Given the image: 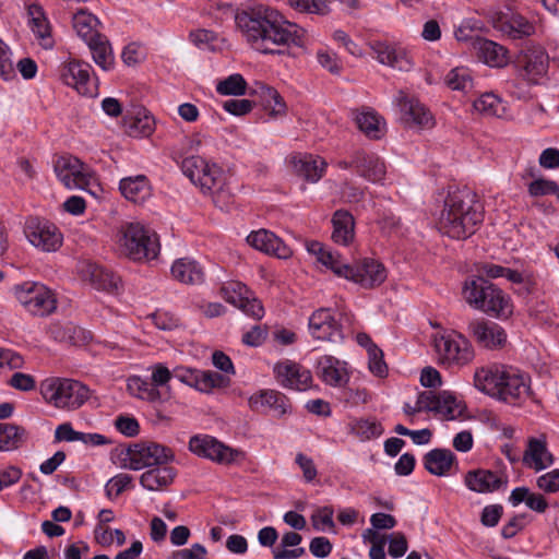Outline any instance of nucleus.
Wrapping results in <instances>:
<instances>
[{
  "label": "nucleus",
  "mask_w": 559,
  "mask_h": 559,
  "mask_svg": "<svg viewBox=\"0 0 559 559\" xmlns=\"http://www.w3.org/2000/svg\"><path fill=\"white\" fill-rule=\"evenodd\" d=\"M235 22L250 47L264 55H284L304 45L305 31L263 4L238 9Z\"/></svg>",
  "instance_id": "1"
},
{
  "label": "nucleus",
  "mask_w": 559,
  "mask_h": 559,
  "mask_svg": "<svg viewBox=\"0 0 559 559\" xmlns=\"http://www.w3.org/2000/svg\"><path fill=\"white\" fill-rule=\"evenodd\" d=\"M439 195L443 197L439 230L457 240L474 235L484 219V206L476 192L467 186L449 185Z\"/></svg>",
  "instance_id": "2"
},
{
  "label": "nucleus",
  "mask_w": 559,
  "mask_h": 559,
  "mask_svg": "<svg viewBox=\"0 0 559 559\" xmlns=\"http://www.w3.org/2000/svg\"><path fill=\"white\" fill-rule=\"evenodd\" d=\"M463 295L469 306L489 316L507 318L512 313L509 296L484 276L467 280Z\"/></svg>",
  "instance_id": "3"
},
{
  "label": "nucleus",
  "mask_w": 559,
  "mask_h": 559,
  "mask_svg": "<svg viewBox=\"0 0 559 559\" xmlns=\"http://www.w3.org/2000/svg\"><path fill=\"white\" fill-rule=\"evenodd\" d=\"M120 243L133 261L153 260L160 250L157 234L139 222L127 223L121 227Z\"/></svg>",
  "instance_id": "4"
},
{
  "label": "nucleus",
  "mask_w": 559,
  "mask_h": 559,
  "mask_svg": "<svg viewBox=\"0 0 559 559\" xmlns=\"http://www.w3.org/2000/svg\"><path fill=\"white\" fill-rule=\"evenodd\" d=\"M44 400L58 408L76 409L90 396V389L72 379H47L40 385Z\"/></svg>",
  "instance_id": "5"
},
{
  "label": "nucleus",
  "mask_w": 559,
  "mask_h": 559,
  "mask_svg": "<svg viewBox=\"0 0 559 559\" xmlns=\"http://www.w3.org/2000/svg\"><path fill=\"white\" fill-rule=\"evenodd\" d=\"M435 349L439 364L448 368L465 367L475 357V350L469 340L454 330L436 335Z\"/></svg>",
  "instance_id": "6"
},
{
  "label": "nucleus",
  "mask_w": 559,
  "mask_h": 559,
  "mask_svg": "<svg viewBox=\"0 0 559 559\" xmlns=\"http://www.w3.org/2000/svg\"><path fill=\"white\" fill-rule=\"evenodd\" d=\"M14 294L24 309L33 316H49L57 308L53 292L41 283L24 282L14 287Z\"/></svg>",
  "instance_id": "7"
},
{
  "label": "nucleus",
  "mask_w": 559,
  "mask_h": 559,
  "mask_svg": "<svg viewBox=\"0 0 559 559\" xmlns=\"http://www.w3.org/2000/svg\"><path fill=\"white\" fill-rule=\"evenodd\" d=\"M175 454L168 447L159 443H136L126 450L123 466L139 471L144 467H156L174 461Z\"/></svg>",
  "instance_id": "8"
},
{
  "label": "nucleus",
  "mask_w": 559,
  "mask_h": 559,
  "mask_svg": "<svg viewBox=\"0 0 559 559\" xmlns=\"http://www.w3.org/2000/svg\"><path fill=\"white\" fill-rule=\"evenodd\" d=\"M310 335L321 342L338 343L344 340L341 314L331 308H319L308 319Z\"/></svg>",
  "instance_id": "9"
},
{
  "label": "nucleus",
  "mask_w": 559,
  "mask_h": 559,
  "mask_svg": "<svg viewBox=\"0 0 559 559\" xmlns=\"http://www.w3.org/2000/svg\"><path fill=\"white\" fill-rule=\"evenodd\" d=\"M24 234L28 241L45 252L57 251L62 245V234L59 228L38 217H29L24 226Z\"/></svg>",
  "instance_id": "10"
},
{
  "label": "nucleus",
  "mask_w": 559,
  "mask_h": 559,
  "mask_svg": "<svg viewBox=\"0 0 559 559\" xmlns=\"http://www.w3.org/2000/svg\"><path fill=\"white\" fill-rule=\"evenodd\" d=\"M189 450L198 456L209 459L218 464H231L242 453L225 445L216 438L207 435L193 436L189 441Z\"/></svg>",
  "instance_id": "11"
},
{
  "label": "nucleus",
  "mask_w": 559,
  "mask_h": 559,
  "mask_svg": "<svg viewBox=\"0 0 559 559\" xmlns=\"http://www.w3.org/2000/svg\"><path fill=\"white\" fill-rule=\"evenodd\" d=\"M222 297L233 306L242 310L249 317L260 320L264 316V308L249 288L241 282L231 281L221 288Z\"/></svg>",
  "instance_id": "12"
},
{
  "label": "nucleus",
  "mask_w": 559,
  "mask_h": 559,
  "mask_svg": "<svg viewBox=\"0 0 559 559\" xmlns=\"http://www.w3.org/2000/svg\"><path fill=\"white\" fill-rule=\"evenodd\" d=\"M92 66L80 60H71L60 68V78L62 82L75 88L79 94L84 96H96L97 85L91 79Z\"/></svg>",
  "instance_id": "13"
},
{
  "label": "nucleus",
  "mask_w": 559,
  "mask_h": 559,
  "mask_svg": "<svg viewBox=\"0 0 559 559\" xmlns=\"http://www.w3.org/2000/svg\"><path fill=\"white\" fill-rule=\"evenodd\" d=\"M468 335L486 349H499L507 343V333L498 323L477 318L467 323Z\"/></svg>",
  "instance_id": "14"
},
{
  "label": "nucleus",
  "mask_w": 559,
  "mask_h": 559,
  "mask_svg": "<svg viewBox=\"0 0 559 559\" xmlns=\"http://www.w3.org/2000/svg\"><path fill=\"white\" fill-rule=\"evenodd\" d=\"M273 371L277 382L283 388L305 391L311 386V372L297 362L290 360L277 362Z\"/></svg>",
  "instance_id": "15"
},
{
  "label": "nucleus",
  "mask_w": 559,
  "mask_h": 559,
  "mask_svg": "<svg viewBox=\"0 0 559 559\" xmlns=\"http://www.w3.org/2000/svg\"><path fill=\"white\" fill-rule=\"evenodd\" d=\"M502 376L499 383V391L501 393H497L496 397L512 403L530 395L528 379L525 374L521 373L518 369L504 366Z\"/></svg>",
  "instance_id": "16"
},
{
  "label": "nucleus",
  "mask_w": 559,
  "mask_h": 559,
  "mask_svg": "<svg viewBox=\"0 0 559 559\" xmlns=\"http://www.w3.org/2000/svg\"><path fill=\"white\" fill-rule=\"evenodd\" d=\"M353 276L348 281L359 284L364 288H373L382 284L386 278V270L382 263L372 259L364 258L352 265Z\"/></svg>",
  "instance_id": "17"
},
{
  "label": "nucleus",
  "mask_w": 559,
  "mask_h": 559,
  "mask_svg": "<svg viewBox=\"0 0 559 559\" xmlns=\"http://www.w3.org/2000/svg\"><path fill=\"white\" fill-rule=\"evenodd\" d=\"M369 46L376 55L377 60L382 64L399 69L401 71H408L413 66L406 49L399 45L390 44L388 41L373 40L369 43Z\"/></svg>",
  "instance_id": "18"
},
{
  "label": "nucleus",
  "mask_w": 559,
  "mask_h": 559,
  "mask_svg": "<svg viewBox=\"0 0 559 559\" xmlns=\"http://www.w3.org/2000/svg\"><path fill=\"white\" fill-rule=\"evenodd\" d=\"M492 22L497 29L514 39L528 37L535 32L532 23L513 12H497L492 16Z\"/></svg>",
  "instance_id": "19"
},
{
  "label": "nucleus",
  "mask_w": 559,
  "mask_h": 559,
  "mask_svg": "<svg viewBox=\"0 0 559 559\" xmlns=\"http://www.w3.org/2000/svg\"><path fill=\"white\" fill-rule=\"evenodd\" d=\"M189 181L203 194L210 195L213 202L223 209L231 198L227 177H188Z\"/></svg>",
  "instance_id": "20"
},
{
  "label": "nucleus",
  "mask_w": 559,
  "mask_h": 559,
  "mask_svg": "<svg viewBox=\"0 0 559 559\" xmlns=\"http://www.w3.org/2000/svg\"><path fill=\"white\" fill-rule=\"evenodd\" d=\"M247 242L254 249L280 259H287L292 255L290 248L274 233L266 229L251 231L247 237Z\"/></svg>",
  "instance_id": "21"
},
{
  "label": "nucleus",
  "mask_w": 559,
  "mask_h": 559,
  "mask_svg": "<svg viewBox=\"0 0 559 559\" xmlns=\"http://www.w3.org/2000/svg\"><path fill=\"white\" fill-rule=\"evenodd\" d=\"M338 166L343 170L356 171L359 175H386L389 171L384 160L377 154L357 152L350 160H341Z\"/></svg>",
  "instance_id": "22"
},
{
  "label": "nucleus",
  "mask_w": 559,
  "mask_h": 559,
  "mask_svg": "<svg viewBox=\"0 0 559 559\" xmlns=\"http://www.w3.org/2000/svg\"><path fill=\"white\" fill-rule=\"evenodd\" d=\"M251 409L265 413L272 411L277 417L289 412L290 403L286 395L274 390H264L249 399Z\"/></svg>",
  "instance_id": "23"
},
{
  "label": "nucleus",
  "mask_w": 559,
  "mask_h": 559,
  "mask_svg": "<svg viewBox=\"0 0 559 559\" xmlns=\"http://www.w3.org/2000/svg\"><path fill=\"white\" fill-rule=\"evenodd\" d=\"M81 273L98 290L115 293L120 288L121 278L103 266L86 262L81 266Z\"/></svg>",
  "instance_id": "24"
},
{
  "label": "nucleus",
  "mask_w": 559,
  "mask_h": 559,
  "mask_svg": "<svg viewBox=\"0 0 559 559\" xmlns=\"http://www.w3.org/2000/svg\"><path fill=\"white\" fill-rule=\"evenodd\" d=\"M346 362L337 358L324 355L318 360V372L323 382L332 386L345 385L349 374L345 368Z\"/></svg>",
  "instance_id": "25"
},
{
  "label": "nucleus",
  "mask_w": 559,
  "mask_h": 559,
  "mask_svg": "<svg viewBox=\"0 0 559 559\" xmlns=\"http://www.w3.org/2000/svg\"><path fill=\"white\" fill-rule=\"evenodd\" d=\"M516 62L524 70L526 76L534 80L547 72L548 56L544 48L532 47L522 51Z\"/></svg>",
  "instance_id": "26"
},
{
  "label": "nucleus",
  "mask_w": 559,
  "mask_h": 559,
  "mask_svg": "<svg viewBox=\"0 0 559 559\" xmlns=\"http://www.w3.org/2000/svg\"><path fill=\"white\" fill-rule=\"evenodd\" d=\"M170 271L176 281L186 285H201L205 280L203 266L190 258L177 259Z\"/></svg>",
  "instance_id": "27"
},
{
  "label": "nucleus",
  "mask_w": 559,
  "mask_h": 559,
  "mask_svg": "<svg viewBox=\"0 0 559 559\" xmlns=\"http://www.w3.org/2000/svg\"><path fill=\"white\" fill-rule=\"evenodd\" d=\"M473 47L478 59L490 67L501 68L508 63V50L492 40L476 37Z\"/></svg>",
  "instance_id": "28"
},
{
  "label": "nucleus",
  "mask_w": 559,
  "mask_h": 559,
  "mask_svg": "<svg viewBox=\"0 0 559 559\" xmlns=\"http://www.w3.org/2000/svg\"><path fill=\"white\" fill-rule=\"evenodd\" d=\"M506 484L507 479L488 469L471 471L465 476V485L468 489L479 493L496 491Z\"/></svg>",
  "instance_id": "29"
},
{
  "label": "nucleus",
  "mask_w": 559,
  "mask_h": 559,
  "mask_svg": "<svg viewBox=\"0 0 559 559\" xmlns=\"http://www.w3.org/2000/svg\"><path fill=\"white\" fill-rule=\"evenodd\" d=\"M554 455L548 451L545 440L531 438L523 455V462L536 472L554 464Z\"/></svg>",
  "instance_id": "30"
},
{
  "label": "nucleus",
  "mask_w": 559,
  "mask_h": 559,
  "mask_svg": "<svg viewBox=\"0 0 559 559\" xmlns=\"http://www.w3.org/2000/svg\"><path fill=\"white\" fill-rule=\"evenodd\" d=\"M177 473L167 464L148 468L140 477V484L147 490H163L173 484Z\"/></svg>",
  "instance_id": "31"
},
{
  "label": "nucleus",
  "mask_w": 559,
  "mask_h": 559,
  "mask_svg": "<svg viewBox=\"0 0 559 559\" xmlns=\"http://www.w3.org/2000/svg\"><path fill=\"white\" fill-rule=\"evenodd\" d=\"M287 160L293 170L299 175H321L328 166L324 158L310 153H293Z\"/></svg>",
  "instance_id": "32"
},
{
  "label": "nucleus",
  "mask_w": 559,
  "mask_h": 559,
  "mask_svg": "<svg viewBox=\"0 0 559 559\" xmlns=\"http://www.w3.org/2000/svg\"><path fill=\"white\" fill-rule=\"evenodd\" d=\"M332 239L335 243L348 246L355 237V221L353 215L344 210H337L332 217Z\"/></svg>",
  "instance_id": "33"
},
{
  "label": "nucleus",
  "mask_w": 559,
  "mask_h": 559,
  "mask_svg": "<svg viewBox=\"0 0 559 559\" xmlns=\"http://www.w3.org/2000/svg\"><path fill=\"white\" fill-rule=\"evenodd\" d=\"M456 457L449 449H433L425 454L424 466L432 475L445 476Z\"/></svg>",
  "instance_id": "34"
},
{
  "label": "nucleus",
  "mask_w": 559,
  "mask_h": 559,
  "mask_svg": "<svg viewBox=\"0 0 559 559\" xmlns=\"http://www.w3.org/2000/svg\"><path fill=\"white\" fill-rule=\"evenodd\" d=\"M122 195L134 203H141L151 197L152 187L147 177H122L119 182Z\"/></svg>",
  "instance_id": "35"
},
{
  "label": "nucleus",
  "mask_w": 559,
  "mask_h": 559,
  "mask_svg": "<svg viewBox=\"0 0 559 559\" xmlns=\"http://www.w3.org/2000/svg\"><path fill=\"white\" fill-rule=\"evenodd\" d=\"M399 105L407 121H412L415 124L424 127L430 123L432 117L418 99L408 97L403 92H401Z\"/></svg>",
  "instance_id": "36"
},
{
  "label": "nucleus",
  "mask_w": 559,
  "mask_h": 559,
  "mask_svg": "<svg viewBox=\"0 0 559 559\" xmlns=\"http://www.w3.org/2000/svg\"><path fill=\"white\" fill-rule=\"evenodd\" d=\"M357 128L369 139L379 140L383 135L381 117L372 109L365 108L361 111H353Z\"/></svg>",
  "instance_id": "37"
},
{
  "label": "nucleus",
  "mask_w": 559,
  "mask_h": 559,
  "mask_svg": "<svg viewBox=\"0 0 559 559\" xmlns=\"http://www.w3.org/2000/svg\"><path fill=\"white\" fill-rule=\"evenodd\" d=\"M503 367L480 368L476 370L474 374L475 386L488 395L497 396V393H501L499 391V383L503 377Z\"/></svg>",
  "instance_id": "38"
},
{
  "label": "nucleus",
  "mask_w": 559,
  "mask_h": 559,
  "mask_svg": "<svg viewBox=\"0 0 559 559\" xmlns=\"http://www.w3.org/2000/svg\"><path fill=\"white\" fill-rule=\"evenodd\" d=\"M88 46L93 60L103 70L108 71L114 66V53L109 40L103 34L97 35L86 43Z\"/></svg>",
  "instance_id": "39"
},
{
  "label": "nucleus",
  "mask_w": 559,
  "mask_h": 559,
  "mask_svg": "<svg viewBox=\"0 0 559 559\" xmlns=\"http://www.w3.org/2000/svg\"><path fill=\"white\" fill-rule=\"evenodd\" d=\"M429 395L428 412L443 415L447 418H454V412L457 407L456 397L449 391L435 393L432 391H425Z\"/></svg>",
  "instance_id": "40"
},
{
  "label": "nucleus",
  "mask_w": 559,
  "mask_h": 559,
  "mask_svg": "<svg viewBox=\"0 0 559 559\" xmlns=\"http://www.w3.org/2000/svg\"><path fill=\"white\" fill-rule=\"evenodd\" d=\"M154 118L147 115H127L123 117V128L128 135L133 138H146L154 132Z\"/></svg>",
  "instance_id": "41"
},
{
  "label": "nucleus",
  "mask_w": 559,
  "mask_h": 559,
  "mask_svg": "<svg viewBox=\"0 0 559 559\" xmlns=\"http://www.w3.org/2000/svg\"><path fill=\"white\" fill-rule=\"evenodd\" d=\"M182 175H221L224 173L216 163H209L201 156L186 157L181 163Z\"/></svg>",
  "instance_id": "42"
},
{
  "label": "nucleus",
  "mask_w": 559,
  "mask_h": 559,
  "mask_svg": "<svg viewBox=\"0 0 559 559\" xmlns=\"http://www.w3.org/2000/svg\"><path fill=\"white\" fill-rule=\"evenodd\" d=\"M26 438V430L14 424H0V451L17 449Z\"/></svg>",
  "instance_id": "43"
},
{
  "label": "nucleus",
  "mask_w": 559,
  "mask_h": 559,
  "mask_svg": "<svg viewBox=\"0 0 559 559\" xmlns=\"http://www.w3.org/2000/svg\"><path fill=\"white\" fill-rule=\"evenodd\" d=\"M52 166L56 175H90L85 164L71 154L55 155Z\"/></svg>",
  "instance_id": "44"
},
{
  "label": "nucleus",
  "mask_w": 559,
  "mask_h": 559,
  "mask_svg": "<svg viewBox=\"0 0 559 559\" xmlns=\"http://www.w3.org/2000/svg\"><path fill=\"white\" fill-rule=\"evenodd\" d=\"M98 24V19L84 10H80L73 16V27L85 43L100 34L96 31Z\"/></svg>",
  "instance_id": "45"
},
{
  "label": "nucleus",
  "mask_w": 559,
  "mask_h": 559,
  "mask_svg": "<svg viewBox=\"0 0 559 559\" xmlns=\"http://www.w3.org/2000/svg\"><path fill=\"white\" fill-rule=\"evenodd\" d=\"M50 332L57 341L75 346L80 345L88 338L86 332L83 329L75 326L72 323H67L64 325H52Z\"/></svg>",
  "instance_id": "46"
},
{
  "label": "nucleus",
  "mask_w": 559,
  "mask_h": 559,
  "mask_svg": "<svg viewBox=\"0 0 559 559\" xmlns=\"http://www.w3.org/2000/svg\"><path fill=\"white\" fill-rule=\"evenodd\" d=\"M127 388L133 396L148 402H155L160 399L158 389L154 388L151 382L143 380L140 377L129 378Z\"/></svg>",
  "instance_id": "47"
},
{
  "label": "nucleus",
  "mask_w": 559,
  "mask_h": 559,
  "mask_svg": "<svg viewBox=\"0 0 559 559\" xmlns=\"http://www.w3.org/2000/svg\"><path fill=\"white\" fill-rule=\"evenodd\" d=\"M474 108L488 117H501L506 111L502 100L492 93H485L474 102Z\"/></svg>",
  "instance_id": "48"
},
{
  "label": "nucleus",
  "mask_w": 559,
  "mask_h": 559,
  "mask_svg": "<svg viewBox=\"0 0 559 559\" xmlns=\"http://www.w3.org/2000/svg\"><path fill=\"white\" fill-rule=\"evenodd\" d=\"M319 262L329 267L335 275L348 280L352 274V265L346 263L338 252L328 250L319 258Z\"/></svg>",
  "instance_id": "49"
},
{
  "label": "nucleus",
  "mask_w": 559,
  "mask_h": 559,
  "mask_svg": "<svg viewBox=\"0 0 559 559\" xmlns=\"http://www.w3.org/2000/svg\"><path fill=\"white\" fill-rule=\"evenodd\" d=\"M261 97L265 109L270 110L273 117L285 115L286 105L280 93L271 86L261 87Z\"/></svg>",
  "instance_id": "50"
},
{
  "label": "nucleus",
  "mask_w": 559,
  "mask_h": 559,
  "mask_svg": "<svg viewBox=\"0 0 559 559\" xmlns=\"http://www.w3.org/2000/svg\"><path fill=\"white\" fill-rule=\"evenodd\" d=\"M247 82L241 74H231L218 82L216 91L221 95L241 96L246 94Z\"/></svg>",
  "instance_id": "51"
},
{
  "label": "nucleus",
  "mask_w": 559,
  "mask_h": 559,
  "mask_svg": "<svg viewBox=\"0 0 559 559\" xmlns=\"http://www.w3.org/2000/svg\"><path fill=\"white\" fill-rule=\"evenodd\" d=\"M447 84L452 90L467 92L473 87L469 70L466 68L451 70L447 75Z\"/></svg>",
  "instance_id": "52"
},
{
  "label": "nucleus",
  "mask_w": 559,
  "mask_h": 559,
  "mask_svg": "<svg viewBox=\"0 0 559 559\" xmlns=\"http://www.w3.org/2000/svg\"><path fill=\"white\" fill-rule=\"evenodd\" d=\"M353 432L361 440L378 438L383 433V427L377 420L359 419L353 424Z\"/></svg>",
  "instance_id": "53"
},
{
  "label": "nucleus",
  "mask_w": 559,
  "mask_h": 559,
  "mask_svg": "<svg viewBox=\"0 0 559 559\" xmlns=\"http://www.w3.org/2000/svg\"><path fill=\"white\" fill-rule=\"evenodd\" d=\"M292 8L299 12L317 13L325 15L330 12L329 3L325 0H288Z\"/></svg>",
  "instance_id": "54"
},
{
  "label": "nucleus",
  "mask_w": 559,
  "mask_h": 559,
  "mask_svg": "<svg viewBox=\"0 0 559 559\" xmlns=\"http://www.w3.org/2000/svg\"><path fill=\"white\" fill-rule=\"evenodd\" d=\"M228 380L215 371H200L198 390L201 392H210L214 388L226 386Z\"/></svg>",
  "instance_id": "55"
},
{
  "label": "nucleus",
  "mask_w": 559,
  "mask_h": 559,
  "mask_svg": "<svg viewBox=\"0 0 559 559\" xmlns=\"http://www.w3.org/2000/svg\"><path fill=\"white\" fill-rule=\"evenodd\" d=\"M28 14L32 16V29L40 39L49 37V25L44 16L43 9L39 5H31Z\"/></svg>",
  "instance_id": "56"
},
{
  "label": "nucleus",
  "mask_w": 559,
  "mask_h": 559,
  "mask_svg": "<svg viewBox=\"0 0 559 559\" xmlns=\"http://www.w3.org/2000/svg\"><path fill=\"white\" fill-rule=\"evenodd\" d=\"M528 193L535 198L555 194L559 200V186L552 180L539 177L528 185Z\"/></svg>",
  "instance_id": "57"
},
{
  "label": "nucleus",
  "mask_w": 559,
  "mask_h": 559,
  "mask_svg": "<svg viewBox=\"0 0 559 559\" xmlns=\"http://www.w3.org/2000/svg\"><path fill=\"white\" fill-rule=\"evenodd\" d=\"M369 370L377 377H385L388 367L383 360V352L378 346H371L369 349Z\"/></svg>",
  "instance_id": "58"
},
{
  "label": "nucleus",
  "mask_w": 559,
  "mask_h": 559,
  "mask_svg": "<svg viewBox=\"0 0 559 559\" xmlns=\"http://www.w3.org/2000/svg\"><path fill=\"white\" fill-rule=\"evenodd\" d=\"M132 479L131 475L123 473L110 478L105 486L107 497H118L129 485H131Z\"/></svg>",
  "instance_id": "59"
},
{
  "label": "nucleus",
  "mask_w": 559,
  "mask_h": 559,
  "mask_svg": "<svg viewBox=\"0 0 559 559\" xmlns=\"http://www.w3.org/2000/svg\"><path fill=\"white\" fill-rule=\"evenodd\" d=\"M0 76L8 81L15 78L13 63L10 59V49L0 38Z\"/></svg>",
  "instance_id": "60"
},
{
  "label": "nucleus",
  "mask_w": 559,
  "mask_h": 559,
  "mask_svg": "<svg viewBox=\"0 0 559 559\" xmlns=\"http://www.w3.org/2000/svg\"><path fill=\"white\" fill-rule=\"evenodd\" d=\"M333 509L331 507H322L312 514V525L316 530L333 528Z\"/></svg>",
  "instance_id": "61"
},
{
  "label": "nucleus",
  "mask_w": 559,
  "mask_h": 559,
  "mask_svg": "<svg viewBox=\"0 0 559 559\" xmlns=\"http://www.w3.org/2000/svg\"><path fill=\"white\" fill-rule=\"evenodd\" d=\"M8 383L15 390L23 392L32 391L36 386L34 377L23 372H14Z\"/></svg>",
  "instance_id": "62"
},
{
  "label": "nucleus",
  "mask_w": 559,
  "mask_h": 559,
  "mask_svg": "<svg viewBox=\"0 0 559 559\" xmlns=\"http://www.w3.org/2000/svg\"><path fill=\"white\" fill-rule=\"evenodd\" d=\"M207 550L201 544H193L191 548L176 550L170 559H206Z\"/></svg>",
  "instance_id": "63"
},
{
  "label": "nucleus",
  "mask_w": 559,
  "mask_h": 559,
  "mask_svg": "<svg viewBox=\"0 0 559 559\" xmlns=\"http://www.w3.org/2000/svg\"><path fill=\"white\" fill-rule=\"evenodd\" d=\"M537 486L546 492L559 491V469H554L539 476Z\"/></svg>",
  "instance_id": "64"
}]
</instances>
